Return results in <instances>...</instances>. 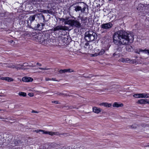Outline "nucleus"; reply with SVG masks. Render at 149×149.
Masks as SVG:
<instances>
[{
	"label": "nucleus",
	"mask_w": 149,
	"mask_h": 149,
	"mask_svg": "<svg viewBox=\"0 0 149 149\" xmlns=\"http://www.w3.org/2000/svg\"><path fill=\"white\" fill-rule=\"evenodd\" d=\"M113 38V43L118 46L127 45L129 42H132L134 39V35L132 33L123 30L115 32Z\"/></svg>",
	"instance_id": "obj_1"
},
{
	"label": "nucleus",
	"mask_w": 149,
	"mask_h": 149,
	"mask_svg": "<svg viewBox=\"0 0 149 149\" xmlns=\"http://www.w3.org/2000/svg\"><path fill=\"white\" fill-rule=\"evenodd\" d=\"M35 38H37L38 41L40 43L44 45L49 44L51 42V40L48 35H45L40 33L36 36Z\"/></svg>",
	"instance_id": "obj_2"
},
{
	"label": "nucleus",
	"mask_w": 149,
	"mask_h": 149,
	"mask_svg": "<svg viewBox=\"0 0 149 149\" xmlns=\"http://www.w3.org/2000/svg\"><path fill=\"white\" fill-rule=\"evenodd\" d=\"M85 39L87 41H92L97 38L96 33L90 30L86 31L85 33Z\"/></svg>",
	"instance_id": "obj_3"
},
{
	"label": "nucleus",
	"mask_w": 149,
	"mask_h": 149,
	"mask_svg": "<svg viewBox=\"0 0 149 149\" xmlns=\"http://www.w3.org/2000/svg\"><path fill=\"white\" fill-rule=\"evenodd\" d=\"M77 4V6L74 7V10L76 12L80 10L81 12L84 13L86 8V4L83 2H77L73 4L72 6Z\"/></svg>",
	"instance_id": "obj_4"
},
{
	"label": "nucleus",
	"mask_w": 149,
	"mask_h": 149,
	"mask_svg": "<svg viewBox=\"0 0 149 149\" xmlns=\"http://www.w3.org/2000/svg\"><path fill=\"white\" fill-rule=\"evenodd\" d=\"M68 23H66V24H68V25L72 27L79 28L81 26L79 22L77 21V20L69 19L68 21Z\"/></svg>",
	"instance_id": "obj_5"
},
{
	"label": "nucleus",
	"mask_w": 149,
	"mask_h": 149,
	"mask_svg": "<svg viewBox=\"0 0 149 149\" xmlns=\"http://www.w3.org/2000/svg\"><path fill=\"white\" fill-rule=\"evenodd\" d=\"M68 29V27L65 26L58 25L55 27L51 29V31L54 32L56 31H59L61 32V31L67 30Z\"/></svg>",
	"instance_id": "obj_6"
},
{
	"label": "nucleus",
	"mask_w": 149,
	"mask_h": 149,
	"mask_svg": "<svg viewBox=\"0 0 149 149\" xmlns=\"http://www.w3.org/2000/svg\"><path fill=\"white\" fill-rule=\"evenodd\" d=\"M95 54L92 55L93 56L102 55L104 53L105 51L104 49H99L96 48L95 50Z\"/></svg>",
	"instance_id": "obj_7"
},
{
	"label": "nucleus",
	"mask_w": 149,
	"mask_h": 149,
	"mask_svg": "<svg viewBox=\"0 0 149 149\" xmlns=\"http://www.w3.org/2000/svg\"><path fill=\"white\" fill-rule=\"evenodd\" d=\"M113 26V24L111 22L107 23H104L100 25V27L103 29H108L111 28Z\"/></svg>",
	"instance_id": "obj_8"
},
{
	"label": "nucleus",
	"mask_w": 149,
	"mask_h": 149,
	"mask_svg": "<svg viewBox=\"0 0 149 149\" xmlns=\"http://www.w3.org/2000/svg\"><path fill=\"white\" fill-rule=\"evenodd\" d=\"M35 132H36V133H39L40 132H41L42 134H48L49 135L52 136L54 135H55L56 134V132H47V131H45L44 130H35Z\"/></svg>",
	"instance_id": "obj_9"
},
{
	"label": "nucleus",
	"mask_w": 149,
	"mask_h": 149,
	"mask_svg": "<svg viewBox=\"0 0 149 149\" xmlns=\"http://www.w3.org/2000/svg\"><path fill=\"white\" fill-rule=\"evenodd\" d=\"M58 146V144L55 142L49 143L47 146V149H57Z\"/></svg>",
	"instance_id": "obj_10"
},
{
	"label": "nucleus",
	"mask_w": 149,
	"mask_h": 149,
	"mask_svg": "<svg viewBox=\"0 0 149 149\" xmlns=\"http://www.w3.org/2000/svg\"><path fill=\"white\" fill-rule=\"evenodd\" d=\"M4 138H5V140L6 141H7L8 142L11 143V140L13 138V136L12 135L9 134H6L5 135Z\"/></svg>",
	"instance_id": "obj_11"
},
{
	"label": "nucleus",
	"mask_w": 149,
	"mask_h": 149,
	"mask_svg": "<svg viewBox=\"0 0 149 149\" xmlns=\"http://www.w3.org/2000/svg\"><path fill=\"white\" fill-rule=\"evenodd\" d=\"M81 20V23H83V26H85L87 25L86 24L87 22V18L86 17H79Z\"/></svg>",
	"instance_id": "obj_12"
},
{
	"label": "nucleus",
	"mask_w": 149,
	"mask_h": 149,
	"mask_svg": "<svg viewBox=\"0 0 149 149\" xmlns=\"http://www.w3.org/2000/svg\"><path fill=\"white\" fill-rule=\"evenodd\" d=\"M22 80L24 82H28L32 81L33 79L30 77H24L22 78Z\"/></svg>",
	"instance_id": "obj_13"
},
{
	"label": "nucleus",
	"mask_w": 149,
	"mask_h": 149,
	"mask_svg": "<svg viewBox=\"0 0 149 149\" xmlns=\"http://www.w3.org/2000/svg\"><path fill=\"white\" fill-rule=\"evenodd\" d=\"M119 62H122L123 63H130L131 62V61L130 60V59L128 58H121L119 60Z\"/></svg>",
	"instance_id": "obj_14"
},
{
	"label": "nucleus",
	"mask_w": 149,
	"mask_h": 149,
	"mask_svg": "<svg viewBox=\"0 0 149 149\" xmlns=\"http://www.w3.org/2000/svg\"><path fill=\"white\" fill-rule=\"evenodd\" d=\"M93 110L94 112L98 114L101 111L102 109L100 108L94 107L93 108Z\"/></svg>",
	"instance_id": "obj_15"
},
{
	"label": "nucleus",
	"mask_w": 149,
	"mask_h": 149,
	"mask_svg": "<svg viewBox=\"0 0 149 149\" xmlns=\"http://www.w3.org/2000/svg\"><path fill=\"white\" fill-rule=\"evenodd\" d=\"M100 106H104L106 107H109L111 106V104L110 103H108L107 102H102L99 104Z\"/></svg>",
	"instance_id": "obj_16"
},
{
	"label": "nucleus",
	"mask_w": 149,
	"mask_h": 149,
	"mask_svg": "<svg viewBox=\"0 0 149 149\" xmlns=\"http://www.w3.org/2000/svg\"><path fill=\"white\" fill-rule=\"evenodd\" d=\"M33 29L35 30H41L42 29V26H40V24H38L33 26Z\"/></svg>",
	"instance_id": "obj_17"
},
{
	"label": "nucleus",
	"mask_w": 149,
	"mask_h": 149,
	"mask_svg": "<svg viewBox=\"0 0 149 149\" xmlns=\"http://www.w3.org/2000/svg\"><path fill=\"white\" fill-rule=\"evenodd\" d=\"M140 52H143L145 54H147L149 55V50L145 49L143 50L141 49H139V52L137 51V52H136V53H138L139 54H140Z\"/></svg>",
	"instance_id": "obj_18"
},
{
	"label": "nucleus",
	"mask_w": 149,
	"mask_h": 149,
	"mask_svg": "<svg viewBox=\"0 0 149 149\" xmlns=\"http://www.w3.org/2000/svg\"><path fill=\"white\" fill-rule=\"evenodd\" d=\"M18 145L26 146L27 145L25 140L24 139H22L21 140H18Z\"/></svg>",
	"instance_id": "obj_19"
},
{
	"label": "nucleus",
	"mask_w": 149,
	"mask_h": 149,
	"mask_svg": "<svg viewBox=\"0 0 149 149\" xmlns=\"http://www.w3.org/2000/svg\"><path fill=\"white\" fill-rule=\"evenodd\" d=\"M37 15L36 14L34 15H33L29 17V20L30 21L31 23H32V22L35 20V18Z\"/></svg>",
	"instance_id": "obj_20"
},
{
	"label": "nucleus",
	"mask_w": 149,
	"mask_h": 149,
	"mask_svg": "<svg viewBox=\"0 0 149 149\" xmlns=\"http://www.w3.org/2000/svg\"><path fill=\"white\" fill-rule=\"evenodd\" d=\"M140 95L141 98H148L149 97V94L148 93H141Z\"/></svg>",
	"instance_id": "obj_21"
},
{
	"label": "nucleus",
	"mask_w": 149,
	"mask_h": 149,
	"mask_svg": "<svg viewBox=\"0 0 149 149\" xmlns=\"http://www.w3.org/2000/svg\"><path fill=\"white\" fill-rule=\"evenodd\" d=\"M18 140H17L15 139L14 140L11 142L12 146H14L18 145Z\"/></svg>",
	"instance_id": "obj_22"
},
{
	"label": "nucleus",
	"mask_w": 149,
	"mask_h": 149,
	"mask_svg": "<svg viewBox=\"0 0 149 149\" xmlns=\"http://www.w3.org/2000/svg\"><path fill=\"white\" fill-rule=\"evenodd\" d=\"M123 106V104H118L117 102H114L113 104V106L114 107H122Z\"/></svg>",
	"instance_id": "obj_23"
},
{
	"label": "nucleus",
	"mask_w": 149,
	"mask_h": 149,
	"mask_svg": "<svg viewBox=\"0 0 149 149\" xmlns=\"http://www.w3.org/2000/svg\"><path fill=\"white\" fill-rule=\"evenodd\" d=\"M59 19L60 21H61L63 22H64V24L65 25L68 24H66V23H68V19L61 18H59Z\"/></svg>",
	"instance_id": "obj_24"
},
{
	"label": "nucleus",
	"mask_w": 149,
	"mask_h": 149,
	"mask_svg": "<svg viewBox=\"0 0 149 149\" xmlns=\"http://www.w3.org/2000/svg\"><path fill=\"white\" fill-rule=\"evenodd\" d=\"M40 2V0H32V3L34 5L39 4Z\"/></svg>",
	"instance_id": "obj_25"
},
{
	"label": "nucleus",
	"mask_w": 149,
	"mask_h": 149,
	"mask_svg": "<svg viewBox=\"0 0 149 149\" xmlns=\"http://www.w3.org/2000/svg\"><path fill=\"white\" fill-rule=\"evenodd\" d=\"M18 65L20 66H16L15 67V68L16 69H17V70L19 69H22V70H24L25 69L24 68V67H23L22 66V65L21 64H19Z\"/></svg>",
	"instance_id": "obj_26"
},
{
	"label": "nucleus",
	"mask_w": 149,
	"mask_h": 149,
	"mask_svg": "<svg viewBox=\"0 0 149 149\" xmlns=\"http://www.w3.org/2000/svg\"><path fill=\"white\" fill-rule=\"evenodd\" d=\"M145 102L144 99H141L139 100L137 102V103L140 104H144Z\"/></svg>",
	"instance_id": "obj_27"
},
{
	"label": "nucleus",
	"mask_w": 149,
	"mask_h": 149,
	"mask_svg": "<svg viewBox=\"0 0 149 149\" xmlns=\"http://www.w3.org/2000/svg\"><path fill=\"white\" fill-rule=\"evenodd\" d=\"M132 49L133 48L131 46L128 45L126 47V50L129 52H131Z\"/></svg>",
	"instance_id": "obj_28"
},
{
	"label": "nucleus",
	"mask_w": 149,
	"mask_h": 149,
	"mask_svg": "<svg viewBox=\"0 0 149 149\" xmlns=\"http://www.w3.org/2000/svg\"><path fill=\"white\" fill-rule=\"evenodd\" d=\"M18 95L20 96H22L23 97H25L26 96V93L22 92H19L18 93Z\"/></svg>",
	"instance_id": "obj_29"
},
{
	"label": "nucleus",
	"mask_w": 149,
	"mask_h": 149,
	"mask_svg": "<svg viewBox=\"0 0 149 149\" xmlns=\"http://www.w3.org/2000/svg\"><path fill=\"white\" fill-rule=\"evenodd\" d=\"M6 80L8 82H11L13 81H14V79L12 78L7 77H6Z\"/></svg>",
	"instance_id": "obj_30"
},
{
	"label": "nucleus",
	"mask_w": 149,
	"mask_h": 149,
	"mask_svg": "<svg viewBox=\"0 0 149 149\" xmlns=\"http://www.w3.org/2000/svg\"><path fill=\"white\" fill-rule=\"evenodd\" d=\"M137 127V125L136 124H133L132 125L130 126L129 128L132 129H135Z\"/></svg>",
	"instance_id": "obj_31"
},
{
	"label": "nucleus",
	"mask_w": 149,
	"mask_h": 149,
	"mask_svg": "<svg viewBox=\"0 0 149 149\" xmlns=\"http://www.w3.org/2000/svg\"><path fill=\"white\" fill-rule=\"evenodd\" d=\"M141 93H139V94H136L133 95V96L136 98H141Z\"/></svg>",
	"instance_id": "obj_32"
},
{
	"label": "nucleus",
	"mask_w": 149,
	"mask_h": 149,
	"mask_svg": "<svg viewBox=\"0 0 149 149\" xmlns=\"http://www.w3.org/2000/svg\"><path fill=\"white\" fill-rule=\"evenodd\" d=\"M57 135H58L60 136H61V135H62L63 136H68L69 135V134L67 133H64L63 134H58Z\"/></svg>",
	"instance_id": "obj_33"
},
{
	"label": "nucleus",
	"mask_w": 149,
	"mask_h": 149,
	"mask_svg": "<svg viewBox=\"0 0 149 149\" xmlns=\"http://www.w3.org/2000/svg\"><path fill=\"white\" fill-rule=\"evenodd\" d=\"M84 47L86 49H89V43L88 42L86 43L84 45Z\"/></svg>",
	"instance_id": "obj_34"
},
{
	"label": "nucleus",
	"mask_w": 149,
	"mask_h": 149,
	"mask_svg": "<svg viewBox=\"0 0 149 149\" xmlns=\"http://www.w3.org/2000/svg\"><path fill=\"white\" fill-rule=\"evenodd\" d=\"M58 72L61 74L66 72V69L60 70L58 71Z\"/></svg>",
	"instance_id": "obj_35"
},
{
	"label": "nucleus",
	"mask_w": 149,
	"mask_h": 149,
	"mask_svg": "<svg viewBox=\"0 0 149 149\" xmlns=\"http://www.w3.org/2000/svg\"><path fill=\"white\" fill-rule=\"evenodd\" d=\"M66 72H73L74 71L70 69H66Z\"/></svg>",
	"instance_id": "obj_36"
},
{
	"label": "nucleus",
	"mask_w": 149,
	"mask_h": 149,
	"mask_svg": "<svg viewBox=\"0 0 149 149\" xmlns=\"http://www.w3.org/2000/svg\"><path fill=\"white\" fill-rule=\"evenodd\" d=\"M28 63H24L22 65V66L23 67H25L26 66L28 67Z\"/></svg>",
	"instance_id": "obj_37"
},
{
	"label": "nucleus",
	"mask_w": 149,
	"mask_h": 149,
	"mask_svg": "<svg viewBox=\"0 0 149 149\" xmlns=\"http://www.w3.org/2000/svg\"><path fill=\"white\" fill-rule=\"evenodd\" d=\"M56 94H57L58 95H59L60 96H63V95H64L65 96H67V95L66 94H65L63 93H56Z\"/></svg>",
	"instance_id": "obj_38"
},
{
	"label": "nucleus",
	"mask_w": 149,
	"mask_h": 149,
	"mask_svg": "<svg viewBox=\"0 0 149 149\" xmlns=\"http://www.w3.org/2000/svg\"><path fill=\"white\" fill-rule=\"evenodd\" d=\"M8 67H9L10 68H15V67L16 66H15V65H10Z\"/></svg>",
	"instance_id": "obj_39"
},
{
	"label": "nucleus",
	"mask_w": 149,
	"mask_h": 149,
	"mask_svg": "<svg viewBox=\"0 0 149 149\" xmlns=\"http://www.w3.org/2000/svg\"><path fill=\"white\" fill-rule=\"evenodd\" d=\"M83 77L86 78H90L92 77L91 74H90L88 76H83Z\"/></svg>",
	"instance_id": "obj_40"
},
{
	"label": "nucleus",
	"mask_w": 149,
	"mask_h": 149,
	"mask_svg": "<svg viewBox=\"0 0 149 149\" xmlns=\"http://www.w3.org/2000/svg\"><path fill=\"white\" fill-rule=\"evenodd\" d=\"M5 142V141H4L3 140L2 141V139H0V144L1 145H3V143Z\"/></svg>",
	"instance_id": "obj_41"
},
{
	"label": "nucleus",
	"mask_w": 149,
	"mask_h": 149,
	"mask_svg": "<svg viewBox=\"0 0 149 149\" xmlns=\"http://www.w3.org/2000/svg\"><path fill=\"white\" fill-rule=\"evenodd\" d=\"M39 69H40V70H48L49 69H50L49 68H39Z\"/></svg>",
	"instance_id": "obj_42"
},
{
	"label": "nucleus",
	"mask_w": 149,
	"mask_h": 149,
	"mask_svg": "<svg viewBox=\"0 0 149 149\" xmlns=\"http://www.w3.org/2000/svg\"><path fill=\"white\" fill-rule=\"evenodd\" d=\"M28 95L30 97H33L34 96V94L32 93H29L28 94Z\"/></svg>",
	"instance_id": "obj_43"
},
{
	"label": "nucleus",
	"mask_w": 149,
	"mask_h": 149,
	"mask_svg": "<svg viewBox=\"0 0 149 149\" xmlns=\"http://www.w3.org/2000/svg\"><path fill=\"white\" fill-rule=\"evenodd\" d=\"M52 103H55L56 104H59V102L58 101H52Z\"/></svg>",
	"instance_id": "obj_44"
},
{
	"label": "nucleus",
	"mask_w": 149,
	"mask_h": 149,
	"mask_svg": "<svg viewBox=\"0 0 149 149\" xmlns=\"http://www.w3.org/2000/svg\"><path fill=\"white\" fill-rule=\"evenodd\" d=\"M148 99H144V101H145L144 104H147V102H148Z\"/></svg>",
	"instance_id": "obj_45"
},
{
	"label": "nucleus",
	"mask_w": 149,
	"mask_h": 149,
	"mask_svg": "<svg viewBox=\"0 0 149 149\" xmlns=\"http://www.w3.org/2000/svg\"><path fill=\"white\" fill-rule=\"evenodd\" d=\"M40 12H42L44 13H47L46 10H42V11H41Z\"/></svg>",
	"instance_id": "obj_46"
},
{
	"label": "nucleus",
	"mask_w": 149,
	"mask_h": 149,
	"mask_svg": "<svg viewBox=\"0 0 149 149\" xmlns=\"http://www.w3.org/2000/svg\"><path fill=\"white\" fill-rule=\"evenodd\" d=\"M51 79L48 78H45V80L46 81H49V80H51Z\"/></svg>",
	"instance_id": "obj_47"
},
{
	"label": "nucleus",
	"mask_w": 149,
	"mask_h": 149,
	"mask_svg": "<svg viewBox=\"0 0 149 149\" xmlns=\"http://www.w3.org/2000/svg\"><path fill=\"white\" fill-rule=\"evenodd\" d=\"M1 79L3 80H6V77H3L1 78Z\"/></svg>",
	"instance_id": "obj_48"
},
{
	"label": "nucleus",
	"mask_w": 149,
	"mask_h": 149,
	"mask_svg": "<svg viewBox=\"0 0 149 149\" xmlns=\"http://www.w3.org/2000/svg\"><path fill=\"white\" fill-rule=\"evenodd\" d=\"M51 11H50V10H46V13H50V12Z\"/></svg>",
	"instance_id": "obj_49"
},
{
	"label": "nucleus",
	"mask_w": 149,
	"mask_h": 149,
	"mask_svg": "<svg viewBox=\"0 0 149 149\" xmlns=\"http://www.w3.org/2000/svg\"><path fill=\"white\" fill-rule=\"evenodd\" d=\"M35 65H28V67L30 68V67H35Z\"/></svg>",
	"instance_id": "obj_50"
},
{
	"label": "nucleus",
	"mask_w": 149,
	"mask_h": 149,
	"mask_svg": "<svg viewBox=\"0 0 149 149\" xmlns=\"http://www.w3.org/2000/svg\"><path fill=\"white\" fill-rule=\"evenodd\" d=\"M32 113H38V112L37 111H35L34 110H33L32 111Z\"/></svg>",
	"instance_id": "obj_51"
},
{
	"label": "nucleus",
	"mask_w": 149,
	"mask_h": 149,
	"mask_svg": "<svg viewBox=\"0 0 149 149\" xmlns=\"http://www.w3.org/2000/svg\"><path fill=\"white\" fill-rule=\"evenodd\" d=\"M37 65H38L39 66H42L41 64L40 63H37Z\"/></svg>",
	"instance_id": "obj_52"
},
{
	"label": "nucleus",
	"mask_w": 149,
	"mask_h": 149,
	"mask_svg": "<svg viewBox=\"0 0 149 149\" xmlns=\"http://www.w3.org/2000/svg\"><path fill=\"white\" fill-rule=\"evenodd\" d=\"M51 79V80H53V81H57V80H56V79L55 78H52Z\"/></svg>",
	"instance_id": "obj_53"
},
{
	"label": "nucleus",
	"mask_w": 149,
	"mask_h": 149,
	"mask_svg": "<svg viewBox=\"0 0 149 149\" xmlns=\"http://www.w3.org/2000/svg\"><path fill=\"white\" fill-rule=\"evenodd\" d=\"M40 24V26H42V29L43 28V27L45 25V24L43 23H41Z\"/></svg>",
	"instance_id": "obj_54"
},
{
	"label": "nucleus",
	"mask_w": 149,
	"mask_h": 149,
	"mask_svg": "<svg viewBox=\"0 0 149 149\" xmlns=\"http://www.w3.org/2000/svg\"><path fill=\"white\" fill-rule=\"evenodd\" d=\"M66 107L67 108L68 107V108H70V109H72V108H73V107H72V106H70V107Z\"/></svg>",
	"instance_id": "obj_55"
},
{
	"label": "nucleus",
	"mask_w": 149,
	"mask_h": 149,
	"mask_svg": "<svg viewBox=\"0 0 149 149\" xmlns=\"http://www.w3.org/2000/svg\"><path fill=\"white\" fill-rule=\"evenodd\" d=\"M13 42V40H10V42L11 43H12Z\"/></svg>",
	"instance_id": "obj_56"
},
{
	"label": "nucleus",
	"mask_w": 149,
	"mask_h": 149,
	"mask_svg": "<svg viewBox=\"0 0 149 149\" xmlns=\"http://www.w3.org/2000/svg\"><path fill=\"white\" fill-rule=\"evenodd\" d=\"M4 64L6 65H8L7 63H4Z\"/></svg>",
	"instance_id": "obj_57"
},
{
	"label": "nucleus",
	"mask_w": 149,
	"mask_h": 149,
	"mask_svg": "<svg viewBox=\"0 0 149 149\" xmlns=\"http://www.w3.org/2000/svg\"><path fill=\"white\" fill-rule=\"evenodd\" d=\"M147 104H149V101L148 100V102H147Z\"/></svg>",
	"instance_id": "obj_58"
},
{
	"label": "nucleus",
	"mask_w": 149,
	"mask_h": 149,
	"mask_svg": "<svg viewBox=\"0 0 149 149\" xmlns=\"http://www.w3.org/2000/svg\"><path fill=\"white\" fill-rule=\"evenodd\" d=\"M43 17L44 18V15H43Z\"/></svg>",
	"instance_id": "obj_59"
},
{
	"label": "nucleus",
	"mask_w": 149,
	"mask_h": 149,
	"mask_svg": "<svg viewBox=\"0 0 149 149\" xmlns=\"http://www.w3.org/2000/svg\"><path fill=\"white\" fill-rule=\"evenodd\" d=\"M0 119H2V118L1 117H0Z\"/></svg>",
	"instance_id": "obj_60"
},
{
	"label": "nucleus",
	"mask_w": 149,
	"mask_h": 149,
	"mask_svg": "<svg viewBox=\"0 0 149 149\" xmlns=\"http://www.w3.org/2000/svg\"><path fill=\"white\" fill-rule=\"evenodd\" d=\"M114 54H113V55L114 56Z\"/></svg>",
	"instance_id": "obj_61"
},
{
	"label": "nucleus",
	"mask_w": 149,
	"mask_h": 149,
	"mask_svg": "<svg viewBox=\"0 0 149 149\" xmlns=\"http://www.w3.org/2000/svg\"><path fill=\"white\" fill-rule=\"evenodd\" d=\"M1 109H0V111H1Z\"/></svg>",
	"instance_id": "obj_62"
},
{
	"label": "nucleus",
	"mask_w": 149,
	"mask_h": 149,
	"mask_svg": "<svg viewBox=\"0 0 149 149\" xmlns=\"http://www.w3.org/2000/svg\"><path fill=\"white\" fill-rule=\"evenodd\" d=\"M147 146H149V145Z\"/></svg>",
	"instance_id": "obj_63"
},
{
	"label": "nucleus",
	"mask_w": 149,
	"mask_h": 149,
	"mask_svg": "<svg viewBox=\"0 0 149 149\" xmlns=\"http://www.w3.org/2000/svg\"><path fill=\"white\" fill-rule=\"evenodd\" d=\"M147 146H149V145Z\"/></svg>",
	"instance_id": "obj_64"
}]
</instances>
